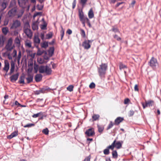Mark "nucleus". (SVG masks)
<instances>
[{"mask_svg": "<svg viewBox=\"0 0 161 161\" xmlns=\"http://www.w3.org/2000/svg\"><path fill=\"white\" fill-rule=\"evenodd\" d=\"M108 69V65L107 64L102 63L98 68V72L99 76L101 78L105 77L106 71Z\"/></svg>", "mask_w": 161, "mask_h": 161, "instance_id": "f257e3e1", "label": "nucleus"}, {"mask_svg": "<svg viewBox=\"0 0 161 161\" xmlns=\"http://www.w3.org/2000/svg\"><path fill=\"white\" fill-rule=\"evenodd\" d=\"M39 71L41 73H45L47 75H50L52 70L48 66H41L39 68Z\"/></svg>", "mask_w": 161, "mask_h": 161, "instance_id": "f03ea898", "label": "nucleus"}, {"mask_svg": "<svg viewBox=\"0 0 161 161\" xmlns=\"http://www.w3.org/2000/svg\"><path fill=\"white\" fill-rule=\"evenodd\" d=\"M123 143L122 141L116 142V140H115L111 145L108 146V148L113 150L114 147L117 149H119L122 147V144Z\"/></svg>", "mask_w": 161, "mask_h": 161, "instance_id": "7ed1b4c3", "label": "nucleus"}, {"mask_svg": "<svg viewBox=\"0 0 161 161\" xmlns=\"http://www.w3.org/2000/svg\"><path fill=\"white\" fill-rule=\"evenodd\" d=\"M13 40L11 38L9 39L5 48L8 50L11 51L14 47V46L12 45Z\"/></svg>", "mask_w": 161, "mask_h": 161, "instance_id": "20e7f679", "label": "nucleus"}, {"mask_svg": "<svg viewBox=\"0 0 161 161\" xmlns=\"http://www.w3.org/2000/svg\"><path fill=\"white\" fill-rule=\"evenodd\" d=\"M157 64V60L156 59L153 57L151 58L150 61L148 62V64L153 69L155 68Z\"/></svg>", "mask_w": 161, "mask_h": 161, "instance_id": "39448f33", "label": "nucleus"}, {"mask_svg": "<svg viewBox=\"0 0 161 161\" xmlns=\"http://www.w3.org/2000/svg\"><path fill=\"white\" fill-rule=\"evenodd\" d=\"M93 41V40H85L82 43V46L85 49H88L90 48L91 44Z\"/></svg>", "mask_w": 161, "mask_h": 161, "instance_id": "423d86ee", "label": "nucleus"}, {"mask_svg": "<svg viewBox=\"0 0 161 161\" xmlns=\"http://www.w3.org/2000/svg\"><path fill=\"white\" fill-rule=\"evenodd\" d=\"M17 9L14 7L9 10L8 12V15L9 17H13L16 15Z\"/></svg>", "mask_w": 161, "mask_h": 161, "instance_id": "0eeeda50", "label": "nucleus"}, {"mask_svg": "<svg viewBox=\"0 0 161 161\" xmlns=\"http://www.w3.org/2000/svg\"><path fill=\"white\" fill-rule=\"evenodd\" d=\"M20 25L21 22L20 21L16 19L13 21V23L11 27V28L15 29L20 26Z\"/></svg>", "mask_w": 161, "mask_h": 161, "instance_id": "6e6552de", "label": "nucleus"}, {"mask_svg": "<svg viewBox=\"0 0 161 161\" xmlns=\"http://www.w3.org/2000/svg\"><path fill=\"white\" fill-rule=\"evenodd\" d=\"M85 134L88 136H92L95 135L94 129L93 128L88 129L85 132Z\"/></svg>", "mask_w": 161, "mask_h": 161, "instance_id": "1a4fd4ad", "label": "nucleus"}, {"mask_svg": "<svg viewBox=\"0 0 161 161\" xmlns=\"http://www.w3.org/2000/svg\"><path fill=\"white\" fill-rule=\"evenodd\" d=\"M4 67L3 68V70L7 73L9 69V63L7 60H5L4 61Z\"/></svg>", "mask_w": 161, "mask_h": 161, "instance_id": "9d476101", "label": "nucleus"}, {"mask_svg": "<svg viewBox=\"0 0 161 161\" xmlns=\"http://www.w3.org/2000/svg\"><path fill=\"white\" fill-rule=\"evenodd\" d=\"M19 76V73H17L13 75L10 77V81L12 82H15L17 80Z\"/></svg>", "mask_w": 161, "mask_h": 161, "instance_id": "9b49d317", "label": "nucleus"}, {"mask_svg": "<svg viewBox=\"0 0 161 161\" xmlns=\"http://www.w3.org/2000/svg\"><path fill=\"white\" fill-rule=\"evenodd\" d=\"M48 90L47 88L45 87H43L42 88H40L38 90H36L35 91V94L36 95H39L40 93H44L46 91Z\"/></svg>", "mask_w": 161, "mask_h": 161, "instance_id": "f8f14e48", "label": "nucleus"}, {"mask_svg": "<svg viewBox=\"0 0 161 161\" xmlns=\"http://www.w3.org/2000/svg\"><path fill=\"white\" fill-rule=\"evenodd\" d=\"M28 0H18V3L20 7L23 8L25 7V4L27 2Z\"/></svg>", "mask_w": 161, "mask_h": 161, "instance_id": "ddd939ff", "label": "nucleus"}, {"mask_svg": "<svg viewBox=\"0 0 161 161\" xmlns=\"http://www.w3.org/2000/svg\"><path fill=\"white\" fill-rule=\"evenodd\" d=\"M24 31L28 37L30 38H31L32 36V33L31 29H25L24 30Z\"/></svg>", "mask_w": 161, "mask_h": 161, "instance_id": "4468645a", "label": "nucleus"}, {"mask_svg": "<svg viewBox=\"0 0 161 161\" xmlns=\"http://www.w3.org/2000/svg\"><path fill=\"white\" fill-rule=\"evenodd\" d=\"M15 69V64L14 62L12 60L11 63V68L10 71L8 74L9 75H11L14 71Z\"/></svg>", "mask_w": 161, "mask_h": 161, "instance_id": "2eb2a0df", "label": "nucleus"}, {"mask_svg": "<svg viewBox=\"0 0 161 161\" xmlns=\"http://www.w3.org/2000/svg\"><path fill=\"white\" fill-rule=\"evenodd\" d=\"M18 135V131H15L12 132L11 135L7 136V138L11 139L14 137L17 136Z\"/></svg>", "mask_w": 161, "mask_h": 161, "instance_id": "dca6fc26", "label": "nucleus"}, {"mask_svg": "<svg viewBox=\"0 0 161 161\" xmlns=\"http://www.w3.org/2000/svg\"><path fill=\"white\" fill-rule=\"evenodd\" d=\"M124 120V118L121 117H117L115 120V124L118 125L120 123L122 122Z\"/></svg>", "mask_w": 161, "mask_h": 161, "instance_id": "f3484780", "label": "nucleus"}, {"mask_svg": "<svg viewBox=\"0 0 161 161\" xmlns=\"http://www.w3.org/2000/svg\"><path fill=\"white\" fill-rule=\"evenodd\" d=\"M24 10L23 9H21L17 10L16 15H17V18H19L21 17L24 13Z\"/></svg>", "mask_w": 161, "mask_h": 161, "instance_id": "a211bd4d", "label": "nucleus"}, {"mask_svg": "<svg viewBox=\"0 0 161 161\" xmlns=\"http://www.w3.org/2000/svg\"><path fill=\"white\" fill-rule=\"evenodd\" d=\"M42 76L41 74H37L35 76V80L36 82L40 81L42 79Z\"/></svg>", "mask_w": 161, "mask_h": 161, "instance_id": "6ab92c4d", "label": "nucleus"}, {"mask_svg": "<svg viewBox=\"0 0 161 161\" xmlns=\"http://www.w3.org/2000/svg\"><path fill=\"white\" fill-rule=\"evenodd\" d=\"M34 42L35 44H39L40 42V40L37 36H34Z\"/></svg>", "mask_w": 161, "mask_h": 161, "instance_id": "aec40b11", "label": "nucleus"}, {"mask_svg": "<svg viewBox=\"0 0 161 161\" xmlns=\"http://www.w3.org/2000/svg\"><path fill=\"white\" fill-rule=\"evenodd\" d=\"M32 42L30 40H27L25 42V46L28 48L31 47Z\"/></svg>", "mask_w": 161, "mask_h": 161, "instance_id": "412c9836", "label": "nucleus"}, {"mask_svg": "<svg viewBox=\"0 0 161 161\" xmlns=\"http://www.w3.org/2000/svg\"><path fill=\"white\" fill-rule=\"evenodd\" d=\"M54 49L53 47H51L50 48L48 51V53L49 55L51 57L54 53Z\"/></svg>", "mask_w": 161, "mask_h": 161, "instance_id": "4be33fe9", "label": "nucleus"}, {"mask_svg": "<svg viewBox=\"0 0 161 161\" xmlns=\"http://www.w3.org/2000/svg\"><path fill=\"white\" fill-rule=\"evenodd\" d=\"M28 83H29L33 81V76L30 74L28 75V77L26 78Z\"/></svg>", "mask_w": 161, "mask_h": 161, "instance_id": "5701e85b", "label": "nucleus"}, {"mask_svg": "<svg viewBox=\"0 0 161 161\" xmlns=\"http://www.w3.org/2000/svg\"><path fill=\"white\" fill-rule=\"evenodd\" d=\"M2 31L4 35H6L9 31L8 28L7 27L2 28Z\"/></svg>", "mask_w": 161, "mask_h": 161, "instance_id": "b1692460", "label": "nucleus"}, {"mask_svg": "<svg viewBox=\"0 0 161 161\" xmlns=\"http://www.w3.org/2000/svg\"><path fill=\"white\" fill-rule=\"evenodd\" d=\"M88 17L90 19H92L93 18L94 16L93 12V10L92 8H91L89 11L88 13Z\"/></svg>", "mask_w": 161, "mask_h": 161, "instance_id": "393cba45", "label": "nucleus"}, {"mask_svg": "<svg viewBox=\"0 0 161 161\" xmlns=\"http://www.w3.org/2000/svg\"><path fill=\"white\" fill-rule=\"evenodd\" d=\"M7 2H4L2 3L1 7V11H3L7 7Z\"/></svg>", "mask_w": 161, "mask_h": 161, "instance_id": "a878e982", "label": "nucleus"}, {"mask_svg": "<svg viewBox=\"0 0 161 161\" xmlns=\"http://www.w3.org/2000/svg\"><path fill=\"white\" fill-rule=\"evenodd\" d=\"M79 16L80 20H82L84 17L83 13L82 10H79Z\"/></svg>", "mask_w": 161, "mask_h": 161, "instance_id": "bb28decb", "label": "nucleus"}, {"mask_svg": "<svg viewBox=\"0 0 161 161\" xmlns=\"http://www.w3.org/2000/svg\"><path fill=\"white\" fill-rule=\"evenodd\" d=\"M99 117L100 115L99 114H93L92 117L93 121H95L98 120Z\"/></svg>", "mask_w": 161, "mask_h": 161, "instance_id": "cd10ccee", "label": "nucleus"}, {"mask_svg": "<svg viewBox=\"0 0 161 161\" xmlns=\"http://www.w3.org/2000/svg\"><path fill=\"white\" fill-rule=\"evenodd\" d=\"M25 78V77L24 75L21 76L19 78V82L20 84H25V81H24Z\"/></svg>", "mask_w": 161, "mask_h": 161, "instance_id": "c85d7f7f", "label": "nucleus"}, {"mask_svg": "<svg viewBox=\"0 0 161 161\" xmlns=\"http://www.w3.org/2000/svg\"><path fill=\"white\" fill-rule=\"evenodd\" d=\"M97 128L98 129V131L99 132H102L104 129L103 126L99 125H97Z\"/></svg>", "mask_w": 161, "mask_h": 161, "instance_id": "c756f323", "label": "nucleus"}, {"mask_svg": "<svg viewBox=\"0 0 161 161\" xmlns=\"http://www.w3.org/2000/svg\"><path fill=\"white\" fill-rule=\"evenodd\" d=\"M30 29V26L29 24V23L28 22L25 23L24 24V30L25 29Z\"/></svg>", "mask_w": 161, "mask_h": 161, "instance_id": "7c9ffc66", "label": "nucleus"}, {"mask_svg": "<svg viewBox=\"0 0 161 161\" xmlns=\"http://www.w3.org/2000/svg\"><path fill=\"white\" fill-rule=\"evenodd\" d=\"M38 62L40 64H42L44 63H47V62H45L43 58H39L37 59Z\"/></svg>", "mask_w": 161, "mask_h": 161, "instance_id": "2f4dec72", "label": "nucleus"}, {"mask_svg": "<svg viewBox=\"0 0 161 161\" xmlns=\"http://www.w3.org/2000/svg\"><path fill=\"white\" fill-rule=\"evenodd\" d=\"M21 56V52L20 51H19V52L18 56L17 57V60L18 64H19L20 62V60Z\"/></svg>", "mask_w": 161, "mask_h": 161, "instance_id": "473e14b6", "label": "nucleus"}, {"mask_svg": "<svg viewBox=\"0 0 161 161\" xmlns=\"http://www.w3.org/2000/svg\"><path fill=\"white\" fill-rule=\"evenodd\" d=\"M37 47L38 48V50L37 52V55H42L43 53L44 52L43 51H42L38 47V46Z\"/></svg>", "mask_w": 161, "mask_h": 161, "instance_id": "72a5a7b5", "label": "nucleus"}, {"mask_svg": "<svg viewBox=\"0 0 161 161\" xmlns=\"http://www.w3.org/2000/svg\"><path fill=\"white\" fill-rule=\"evenodd\" d=\"M41 47H42L46 48L48 47V43L47 42H44L43 43H41Z\"/></svg>", "mask_w": 161, "mask_h": 161, "instance_id": "f704fd0d", "label": "nucleus"}, {"mask_svg": "<svg viewBox=\"0 0 161 161\" xmlns=\"http://www.w3.org/2000/svg\"><path fill=\"white\" fill-rule=\"evenodd\" d=\"M43 113L42 112H40L36 114H34L32 116V117L34 118H36L38 117L40 115H43Z\"/></svg>", "mask_w": 161, "mask_h": 161, "instance_id": "c9c22d12", "label": "nucleus"}, {"mask_svg": "<svg viewBox=\"0 0 161 161\" xmlns=\"http://www.w3.org/2000/svg\"><path fill=\"white\" fill-rule=\"evenodd\" d=\"M127 66L126 65L123 64L122 63H120L119 64V68L120 70L123 69L125 68H126Z\"/></svg>", "mask_w": 161, "mask_h": 161, "instance_id": "e433bc0d", "label": "nucleus"}, {"mask_svg": "<svg viewBox=\"0 0 161 161\" xmlns=\"http://www.w3.org/2000/svg\"><path fill=\"white\" fill-rule=\"evenodd\" d=\"M4 42L3 37L0 36V46L2 47L3 46Z\"/></svg>", "mask_w": 161, "mask_h": 161, "instance_id": "4c0bfd02", "label": "nucleus"}, {"mask_svg": "<svg viewBox=\"0 0 161 161\" xmlns=\"http://www.w3.org/2000/svg\"><path fill=\"white\" fill-rule=\"evenodd\" d=\"M80 34L82 37L85 38L86 36L85 31L82 29H80Z\"/></svg>", "mask_w": 161, "mask_h": 161, "instance_id": "58836bf2", "label": "nucleus"}, {"mask_svg": "<svg viewBox=\"0 0 161 161\" xmlns=\"http://www.w3.org/2000/svg\"><path fill=\"white\" fill-rule=\"evenodd\" d=\"M53 36V34L52 33L50 32L47 34L45 38L46 39H49L52 38Z\"/></svg>", "mask_w": 161, "mask_h": 161, "instance_id": "ea45409f", "label": "nucleus"}, {"mask_svg": "<svg viewBox=\"0 0 161 161\" xmlns=\"http://www.w3.org/2000/svg\"><path fill=\"white\" fill-rule=\"evenodd\" d=\"M112 156L114 158H116L117 157L118 155L116 151H113L112 153Z\"/></svg>", "mask_w": 161, "mask_h": 161, "instance_id": "a19ab883", "label": "nucleus"}, {"mask_svg": "<svg viewBox=\"0 0 161 161\" xmlns=\"http://www.w3.org/2000/svg\"><path fill=\"white\" fill-rule=\"evenodd\" d=\"M87 0H80V3L81 4L83 7L86 5Z\"/></svg>", "mask_w": 161, "mask_h": 161, "instance_id": "79ce46f5", "label": "nucleus"}, {"mask_svg": "<svg viewBox=\"0 0 161 161\" xmlns=\"http://www.w3.org/2000/svg\"><path fill=\"white\" fill-rule=\"evenodd\" d=\"M110 148H108V147L107 148L105 149L103 151V153L105 155H108L109 154V149Z\"/></svg>", "mask_w": 161, "mask_h": 161, "instance_id": "37998d69", "label": "nucleus"}, {"mask_svg": "<svg viewBox=\"0 0 161 161\" xmlns=\"http://www.w3.org/2000/svg\"><path fill=\"white\" fill-rule=\"evenodd\" d=\"M61 33V40H62L63 39V38L64 37V30L63 29V27H62V29L60 31Z\"/></svg>", "mask_w": 161, "mask_h": 161, "instance_id": "c03bdc74", "label": "nucleus"}, {"mask_svg": "<svg viewBox=\"0 0 161 161\" xmlns=\"http://www.w3.org/2000/svg\"><path fill=\"white\" fill-rule=\"evenodd\" d=\"M147 105H148V106H152L154 103L153 101L152 100H149L148 101H147Z\"/></svg>", "mask_w": 161, "mask_h": 161, "instance_id": "a18cd8bd", "label": "nucleus"}, {"mask_svg": "<svg viewBox=\"0 0 161 161\" xmlns=\"http://www.w3.org/2000/svg\"><path fill=\"white\" fill-rule=\"evenodd\" d=\"M74 86L72 85H69L67 87V90L69 92H72L73 90Z\"/></svg>", "mask_w": 161, "mask_h": 161, "instance_id": "49530a36", "label": "nucleus"}, {"mask_svg": "<svg viewBox=\"0 0 161 161\" xmlns=\"http://www.w3.org/2000/svg\"><path fill=\"white\" fill-rule=\"evenodd\" d=\"M42 132L45 135L48 134L49 130L47 128H46L42 130Z\"/></svg>", "mask_w": 161, "mask_h": 161, "instance_id": "de8ad7c7", "label": "nucleus"}, {"mask_svg": "<svg viewBox=\"0 0 161 161\" xmlns=\"http://www.w3.org/2000/svg\"><path fill=\"white\" fill-rule=\"evenodd\" d=\"M32 27L33 30H35L38 29V26L35 23L33 24L32 25Z\"/></svg>", "mask_w": 161, "mask_h": 161, "instance_id": "09e8293b", "label": "nucleus"}, {"mask_svg": "<svg viewBox=\"0 0 161 161\" xmlns=\"http://www.w3.org/2000/svg\"><path fill=\"white\" fill-rule=\"evenodd\" d=\"M17 54V52L16 50H14L12 53V57L13 58H16Z\"/></svg>", "mask_w": 161, "mask_h": 161, "instance_id": "8fccbe9b", "label": "nucleus"}, {"mask_svg": "<svg viewBox=\"0 0 161 161\" xmlns=\"http://www.w3.org/2000/svg\"><path fill=\"white\" fill-rule=\"evenodd\" d=\"M34 125H35L33 124H29L24 126V128L30 127L34 126Z\"/></svg>", "mask_w": 161, "mask_h": 161, "instance_id": "3c124183", "label": "nucleus"}, {"mask_svg": "<svg viewBox=\"0 0 161 161\" xmlns=\"http://www.w3.org/2000/svg\"><path fill=\"white\" fill-rule=\"evenodd\" d=\"M113 126V122L111 121L110 122V123L109 124L108 126L107 127V129L108 130L112 128Z\"/></svg>", "mask_w": 161, "mask_h": 161, "instance_id": "603ef678", "label": "nucleus"}, {"mask_svg": "<svg viewBox=\"0 0 161 161\" xmlns=\"http://www.w3.org/2000/svg\"><path fill=\"white\" fill-rule=\"evenodd\" d=\"M134 114V112L133 110H130L128 114L130 116H133Z\"/></svg>", "mask_w": 161, "mask_h": 161, "instance_id": "864d4df0", "label": "nucleus"}, {"mask_svg": "<svg viewBox=\"0 0 161 161\" xmlns=\"http://www.w3.org/2000/svg\"><path fill=\"white\" fill-rule=\"evenodd\" d=\"M95 86V84L93 83V82H92L91 83L89 86V87L91 88V89H92V88H94Z\"/></svg>", "mask_w": 161, "mask_h": 161, "instance_id": "5fc2aeb1", "label": "nucleus"}, {"mask_svg": "<svg viewBox=\"0 0 161 161\" xmlns=\"http://www.w3.org/2000/svg\"><path fill=\"white\" fill-rule=\"evenodd\" d=\"M114 37L118 41H120L121 40V38L119 37L117 35H115L114 36Z\"/></svg>", "mask_w": 161, "mask_h": 161, "instance_id": "6e6d98bb", "label": "nucleus"}, {"mask_svg": "<svg viewBox=\"0 0 161 161\" xmlns=\"http://www.w3.org/2000/svg\"><path fill=\"white\" fill-rule=\"evenodd\" d=\"M142 105L144 109L146 107H148L147 101H146L145 103H142Z\"/></svg>", "mask_w": 161, "mask_h": 161, "instance_id": "4d7b16f0", "label": "nucleus"}, {"mask_svg": "<svg viewBox=\"0 0 161 161\" xmlns=\"http://www.w3.org/2000/svg\"><path fill=\"white\" fill-rule=\"evenodd\" d=\"M43 7V5H38L37 6V8L39 10H42V9Z\"/></svg>", "mask_w": 161, "mask_h": 161, "instance_id": "13d9d810", "label": "nucleus"}, {"mask_svg": "<svg viewBox=\"0 0 161 161\" xmlns=\"http://www.w3.org/2000/svg\"><path fill=\"white\" fill-rule=\"evenodd\" d=\"M112 31L115 32H119V30L117 28H115L114 27H113L112 28Z\"/></svg>", "mask_w": 161, "mask_h": 161, "instance_id": "bf43d9fd", "label": "nucleus"}, {"mask_svg": "<svg viewBox=\"0 0 161 161\" xmlns=\"http://www.w3.org/2000/svg\"><path fill=\"white\" fill-rule=\"evenodd\" d=\"M76 0H74L73 2L72 3V8L74 9L76 6Z\"/></svg>", "mask_w": 161, "mask_h": 161, "instance_id": "052dcab7", "label": "nucleus"}, {"mask_svg": "<svg viewBox=\"0 0 161 161\" xmlns=\"http://www.w3.org/2000/svg\"><path fill=\"white\" fill-rule=\"evenodd\" d=\"M14 104L16 105H18V106H19V107H24L25 106H22V105H21L19 103H18V102L17 101H15V103H14Z\"/></svg>", "mask_w": 161, "mask_h": 161, "instance_id": "680f3d73", "label": "nucleus"}, {"mask_svg": "<svg viewBox=\"0 0 161 161\" xmlns=\"http://www.w3.org/2000/svg\"><path fill=\"white\" fill-rule=\"evenodd\" d=\"M130 100L128 98H126L124 100V103L125 104H126L130 102Z\"/></svg>", "mask_w": 161, "mask_h": 161, "instance_id": "e2e57ef3", "label": "nucleus"}, {"mask_svg": "<svg viewBox=\"0 0 161 161\" xmlns=\"http://www.w3.org/2000/svg\"><path fill=\"white\" fill-rule=\"evenodd\" d=\"M82 20L84 21V22L87 23V22H88L89 21V20L87 17H84Z\"/></svg>", "mask_w": 161, "mask_h": 161, "instance_id": "0e129e2a", "label": "nucleus"}, {"mask_svg": "<svg viewBox=\"0 0 161 161\" xmlns=\"http://www.w3.org/2000/svg\"><path fill=\"white\" fill-rule=\"evenodd\" d=\"M134 90L135 91L138 92L139 91L138 86L137 84H136L135 86Z\"/></svg>", "mask_w": 161, "mask_h": 161, "instance_id": "69168bd1", "label": "nucleus"}, {"mask_svg": "<svg viewBox=\"0 0 161 161\" xmlns=\"http://www.w3.org/2000/svg\"><path fill=\"white\" fill-rule=\"evenodd\" d=\"M15 42L16 43L19 44L20 43V41L18 38H16L15 40Z\"/></svg>", "mask_w": 161, "mask_h": 161, "instance_id": "338daca9", "label": "nucleus"}, {"mask_svg": "<svg viewBox=\"0 0 161 161\" xmlns=\"http://www.w3.org/2000/svg\"><path fill=\"white\" fill-rule=\"evenodd\" d=\"M90 156L86 157L84 161H90Z\"/></svg>", "mask_w": 161, "mask_h": 161, "instance_id": "774afa93", "label": "nucleus"}]
</instances>
